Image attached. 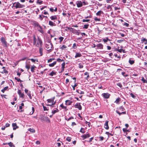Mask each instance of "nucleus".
I'll use <instances>...</instances> for the list:
<instances>
[{"instance_id": "obj_1", "label": "nucleus", "mask_w": 147, "mask_h": 147, "mask_svg": "<svg viewBox=\"0 0 147 147\" xmlns=\"http://www.w3.org/2000/svg\"><path fill=\"white\" fill-rule=\"evenodd\" d=\"M33 44L38 47H41L42 45V42L39 37H38L37 39H36L35 36L33 37Z\"/></svg>"}, {"instance_id": "obj_2", "label": "nucleus", "mask_w": 147, "mask_h": 147, "mask_svg": "<svg viewBox=\"0 0 147 147\" xmlns=\"http://www.w3.org/2000/svg\"><path fill=\"white\" fill-rule=\"evenodd\" d=\"M45 47L51 52L53 50V46L51 43H48L46 44Z\"/></svg>"}, {"instance_id": "obj_3", "label": "nucleus", "mask_w": 147, "mask_h": 147, "mask_svg": "<svg viewBox=\"0 0 147 147\" xmlns=\"http://www.w3.org/2000/svg\"><path fill=\"white\" fill-rule=\"evenodd\" d=\"M14 4L16 5L15 6L16 9L18 8H22L25 7L24 5H22L18 2L15 3Z\"/></svg>"}, {"instance_id": "obj_4", "label": "nucleus", "mask_w": 147, "mask_h": 147, "mask_svg": "<svg viewBox=\"0 0 147 147\" xmlns=\"http://www.w3.org/2000/svg\"><path fill=\"white\" fill-rule=\"evenodd\" d=\"M1 41L3 45V46L5 47H7V42L6 41L5 39L3 37H2L1 39Z\"/></svg>"}, {"instance_id": "obj_5", "label": "nucleus", "mask_w": 147, "mask_h": 147, "mask_svg": "<svg viewBox=\"0 0 147 147\" xmlns=\"http://www.w3.org/2000/svg\"><path fill=\"white\" fill-rule=\"evenodd\" d=\"M48 102L50 103V104L47 105V106H51L55 104V102H54L53 100L49 99L47 100Z\"/></svg>"}, {"instance_id": "obj_6", "label": "nucleus", "mask_w": 147, "mask_h": 147, "mask_svg": "<svg viewBox=\"0 0 147 147\" xmlns=\"http://www.w3.org/2000/svg\"><path fill=\"white\" fill-rule=\"evenodd\" d=\"M76 4L77 5V7H82V3L80 1H78L76 2Z\"/></svg>"}, {"instance_id": "obj_7", "label": "nucleus", "mask_w": 147, "mask_h": 147, "mask_svg": "<svg viewBox=\"0 0 147 147\" xmlns=\"http://www.w3.org/2000/svg\"><path fill=\"white\" fill-rule=\"evenodd\" d=\"M75 107L76 108L80 110H81L82 109V107L80 105V103H76L75 105Z\"/></svg>"}, {"instance_id": "obj_8", "label": "nucleus", "mask_w": 147, "mask_h": 147, "mask_svg": "<svg viewBox=\"0 0 147 147\" xmlns=\"http://www.w3.org/2000/svg\"><path fill=\"white\" fill-rule=\"evenodd\" d=\"M102 95L105 98H108L110 96V94L108 93H104L102 94Z\"/></svg>"}, {"instance_id": "obj_9", "label": "nucleus", "mask_w": 147, "mask_h": 147, "mask_svg": "<svg viewBox=\"0 0 147 147\" xmlns=\"http://www.w3.org/2000/svg\"><path fill=\"white\" fill-rule=\"evenodd\" d=\"M12 126L13 127V129L15 130L16 129L18 128V127L16 123H13L12 124Z\"/></svg>"}, {"instance_id": "obj_10", "label": "nucleus", "mask_w": 147, "mask_h": 147, "mask_svg": "<svg viewBox=\"0 0 147 147\" xmlns=\"http://www.w3.org/2000/svg\"><path fill=\"white\" fill-rule=\"evenodd\" d=\"M108 121H106L104 125V127L107 129H108L109 128V126L108 125Z\"/></svg>"}, {"instance_id": "obj_11", "label": "nucleus", "mask_w": 147, "mask_h": 147, "mask_svg": "<svg viewBox=\"0 0 147 147\" xmlns=\"http://www.w3.org/2000/svg\"><path fill=\"white\" fill-rule=\"evenodd\" d=\"M65 62H64L62 64L61 67V72H63L64 71V69L65 68Z\"/></svg>"}, {"instance_id": "obj_12", "label": "nucleus", "mask_w": 147, "mask_h": 147, "mask_svg": "<svg viewBox=\"0 0 147 147\" xmlns=\"http://www.w3.org/2000/svg\"><path fill=\"white\" fill-rule=\"evenodd\" d=\"M72 103V102L69 100H67L65 101V104L67 105H70Z\"/></svg>"}, {"instance_id": "obj_13", "label": "nucleus", "mask_w": 147, "mask_h": 147, "mask_svg": "<svg viewBox=\"0 0 147 147\" xmlns=\"http://www.w3.org/2000/svg\"><path fill=\"white\" fill-rule=\"evenodd\" d=\"M50 18L52 20H55L57 19V17L56 16H52L50 17Z\"/></svg>"}, {"instance_id": "obj_14", "label": "nucleus", "mask_w": 147, "mask_h": 147, "mask_svg": "<svg viewBox=\"0 0 147 147\" xmlns=\"http://www.w3.org/2000/svg\"><path fill=\"white\" fill-rule=\"evenodd\" d=\"M97 47L99 49H102L103 45L101 43H99L97 45Z\"/></svg>"}, {"instance_id": "obj_15", "label": "nucleus", "mask_w": 147, "mask_h": 147, "mask_svg": "<svg viewBox=\"0 0 147 147\" xmlns=\"http://www.w3.org/2000/svg\"><path fill=\"white\" fill-rule=\"evenodd\" d=\"M120 100V98L118 97L116 99V100L114 102L116 103L117 104H119V102Z\"/></svg>"}, {"instance_id": "obj_16", "label": "nucleus", "mask_w": 147, "mask_h": 147, "mask_svg": "<svg viewBox=\"0 0 147 147\" xmlns=\"http://www.w3.org/2000/svg\"><path fill=\"white\" fill-rule=\"evenodd\" d=\"M142 43H143L144 42V44L146 45L147 44V40L145 38H144L141 40Z\"/></svg>"}, {"instance_id": "obj_17", "label": "nucleus", "mask_w": 147, "mask_h": 147, "mask_svg": "<svg viewBox=\"0 0 147 147\" xmlns=\"http://www.w3.org/2000/svg\"><path fill=\"white\" fill-rule=\"evenodd\" d=\"M49 24L51 26H55V24L51 21H50L49 22Z\"/></svg>"}, {"instance_id": "obj_18", "label": "nucleus", "mask_w": 147, "mask_h": 147, "mask_svg": "<svg viewBox=\"0 0 147 147\" xmlns=\"http://www.w3.org/2000/svg\"><path fill=\"white\" fill-rule=\"evenodd\" d=\"M82 56V55L80 53H76V55L75 56V58H76L78 57H80Z\"/></svg>"}, {"instance_id": "obj_19", "label": "nucleus", "mask_w": 147, "mask_h": 147, "mask_svg": "<svg viewBox=\"0 0 147 147\" xmlns=\"http://www.w3.org/2000/svg\"><path fill=\"white\" fill-rule=\"evenodd\" d=\"M56 61H54L52 63L49 64V65L50 67H53L56 64Z\"/></svg>"}, {"instance_id": "obj_20", "label": "nucleus", "mask_w": 147, "mask_h": 147, "mask_svg": "<svg viewBox=\"0 0 147 147\" xmlns=\"http://www.w3.org/2000/svg\"><path fill=\"white\" fill-rule=\"evenodd\" d=\"M36 68L35 66L34 65H33L31 67V71L32 72H34V70Z\"/></svg>"}, {"instance_id": "obj_21", "label": "nucleus", "mask_w": 147, "mask_h": 147, "mask_svg": "<svg viewBox=\"0 0 147 147\" xmlns=\"http://www.w3.org/2000/svg\"><path fill=\"white\" fill-rule=\"evenodd\" d=\"M82 137H83V138H87L90 137V135L89 134L87 133L86 134L84 135Z\"/></svg>"}, {"instance_id": "obj_22", "label": "nucleus", "mask_w": 147, "mask_h": 147, "mask_svg": "<svg viewBox=\"0 0 147 147\" xmlns=\"http://www.w3.org/2000/svg\"><path fill=\"white\" fill-rule=\"evenodd\" d=\"M103 40L105 43L107 42L108 41H110V40L109 39L108 37H106L103 39Z\"/></svg>"}, {"instance_id": "obj_23", "label": "nucleus", "mask_w": 147, "mask_h": 147, "mask_svg": "<svg viewBox=\"0 0 147 147\" xmlns=\"http://www.w3.org/2000/svg\"><path fill=\"white\" fill-rule=\"evenodd\" d=\"M6 144H7L6 143ZM7 144L9 145V146L10 147H14L15 146L11 142H10L7 143Z\"/></svg>"}, {"instance_id": "obj_24", "label": "nucleus", "mask_w": 147, "mask_h": 147, "mask_svg": "<svg viewBox=\"0 0 147 147\" xmlns=\"http://www.w3.org/2000/svg\"><path fill=\"white\" fill-rule=\"evenodd\" d=\"M103 13V12L102 11H98L96 13V14L97 16H100L101 15V14L102 13Z\"/></svg>"}, {"instance_id": "obj_25", "label": "nucleus", "mask_w": 147, "mask_h": 147, "mask_svg": "<svg viewBox=\"0 0 147 147\" xmlns=\"http://www.w3.org/2000/svg\"><path fill=\"white\" fill-rule=\"evenodd\" d=\"M84 74L85 75L87 76V77L86 78V80H87L88 78L89 77V73L87 72H86L84 73Z\"/></svg>"}, {"instance_id": "obj_26", "label": "nucleus", "mask_w": 147, "mask_h": 147, "mask_svg": "<svg viewBox=\"0 0 147 147\" xmlns=\"http://www.w3.org/2000/svg\"><path fill=\"white\" fill-rule=\"evenodd\" d=\"M28 131H29L30 132H32V133H34L35 132V131L34 129L32 128H30L28 129Z\"/></svg>"}, {"instance_id": "obj_27", "label": "nucleus", "mask_w": 147, "mask_h": 147, "mask_svg": "<svg viewBox=\"0 0 147 147\" xmlns=\"http://www.w3.org/2000/svg\"><path fill=\"white\" fill-rule=\"evenodd\" d=\"M47 16H45L43 15H40L39 16V18H40L41 20H42L43 18H47Z\"/></svg>"}, {"instance_id": "obj_28", "label": "nucleus", "mask_w": 147, "mask_h": 147, "mask_svg": "<svg viewBox=\"0 0 147 147\" xmlns=\"http://www.w3.org/2000/svg\"><path fill=\"white\" fill-rule=\"evenodd\" d=\"M56 73L52 71L50 74H49V75L51 76H53L54 75L56 74Z\"/></svg>"}, {"instance_id": "obj_29", "label": "nucleus", "mask_w": 147, "mask_h": 147, "mask_svg": "<svg viewBox=\"0 0 147 147\" xmlns=\"http://www.w3.org/2000/svg\"><path fill=\"white\" fill-rule=\"evenodd\" d=\"M25 67L28 70L30 68V65L29 64H27L26 63Z\"/></svg>"}, {"instance_id": "obj_30", "label": "nucleus", "mask_w": 147, "mask_h": 147, "mask_svg": "<svg viewBox=\"0 0 147 147\" xmlns=\"http://www.w3.org/2000/svg\"><path fill=\"white\" fill-rule=\"evenodd\" d=\"M29 60H30L31 61L34 63H35V61L37 62H38V59H29Z\"/></svg>"}, {"instance_id": "obj_31", "label": "nucleus", "mask_w": 147, "mask_h": 147, "mask_svg": "<svg viewBox=\"0 0 147 147\" xmlns=\"http://www.w3.org/2000/svg\"><path fill=\"white\" fill-rule=\"evenodd\" d=\"M67 48V47L64 45H62V46L60 47V49L61 50H63L65 49H66Z\"/></svg>"}, {"instance_id": "obj_32", "label": "nucleus", "mask_w": 147, "mask_h": 147, "mask_svg": "<svg viewBox=\"0 0 147 147\" xmlns=\"http://www.w3.org/2000/svg\"><path fill=\"white\" fill-rule=\"evenodd\" d=\"M59 111L58 109H57L56 110L52 111V113L53 114H55L56 113L58 112Z\"/></svg>"}, {"instance_id": "obj_33", "label": "nucleus", "mask_w": 147, "mask_h": 147, "mask_svg": "<svg viewBox=\"0 0 147 147\" xmlns=\"http://www.w3.org/2000/svg\"><path fill=\"white\" fill-rule=\"evenodd\" d=\"M42 48L41 47H40L39 49V52L40 54V55L42 56Z\"/></svg>"}, {"instance_id": "obj_34", "label": "nucleus", "mask_w": 147, "mask_h": 147, "mask_svg": "<svg viewBox=\"0 0 147 147\" xmlns=\"http://www.w3.org/2000/svg\"><path fill=\"white\" fill-rule=\"evenodd\" d=\"M76 92L78 93L81 94H83L84 93V92L83 91H82L80 90H77Z\"/></svg>"}, {"instance_id": "obj_35", "label": "nucleus", "mask_w": 147, "mask_h": 147, "mask_svg": "<svg viewBox=\"0 0 147 147\" xmlns=\"http://www.w3.org/2000/svg\"><path fill=\"white\" fill-rule=\"evenodd\" d=\"M141 80L144 83H147V80H145L143 77H142Z\"/></svg>"}, {"instance_id": "obj_36", "label": "nucleus", "mask_w": 147, "mask_h": 147, "mask_svg": "<svg viewBox=\"0 0 147 147\" xmlns=\"http://www.w3.org/2000/svg\"><path fill=\"white\" fill-rule=\"evenodd\" d=\"M129 62L130 64L132 65L134 63V61L133 60H131L130 59L129 60Z\"/></svg>"}, {"instance_id": "obj_37", "label": "nucleus", "mask_w": 147, "mask_h": 147, "mask_svg": "<svg viewBox=\"0 0 147 147\" xmlns=\"http://www.w3.org/2000/svg\"><path fill=\"white\" fill-rule=\"evenodd\" d=\"M94 19L95 21H100V18H98L96 17H95L94 18Z\"/></svg>"}, {"instance_id": "obj_38", "label": "nucleus", "mask_w": 147, "mask_h": 147, "mask_svg": "<svg viewBox=\"0 0 147 147\" xmlns=\"http://www.w3.org/2000/svg\"><path fill=\"white\" fill-rule=\"evenodd\" d=\"M80 132L82 133H84L85 132L84 129L83 128H81L80 130Z\"/></svg>"}, {"instance_id": "obj_39", "label": "nucleus", "mask_w": 147, "mask_h": 147, "mask_svg": "<svg viewBox=\"0 0 147 147\" xmlns=\"http://www.w3.org/2000/svg\"><path fill=\"white\" fill-rule=\"evenodd\" d=\"M55 60V59L54 58L50 59L48 60V62L49 63L51 62L53 60Z\"/></svg>"}, {"instance_id": "obj_40", "label": "nucleus", "mask_w": 147, "mask_h": 147, "mask_svg": "<svg viewBox=\"0 0 147 147\" xmlns=\"http://www.w3.org/2000/svg\"><path fill=\"white\" fill-rule=\"evenodd\" d=\"M119 109L121 111H123L125 109L124 107H123V106H121L119 108Z\"/></svg>"}, {"instance_id": "obj_41", "label": "nucleus", "mask_w": 147, "mask_h": 147, "mask_svg": "<svg viewBox=\"0 0 147 147\" xmlns=\"http://www.w3.org/2000/svg\"><path fill=\"white\" fill-rule=\"evenodd\" d=\"M4 69L3 71L2 72V73H8V71L5 69V67H3V68Z\"/></svg>"}, {"instance_id": "obj_42", "label": "nucleus", "mask_w": 147, "mask_h": 147, "mask_svg": "<svg viewBox=\"0 0 147 147\" xmlns=\"http://www.w3.org/2000/svg\"><path fill=\"white\" fill-rule=\"evenodd\" d=\"M37 3L39 4H41L42 3V1L40 0H37Z\"/></svg>"}, {"instance_id": "obj_43", "label": "nucleus", "mask_w": 147, "mask_h": 147, "mask_svg": "<svg viewBox=\"0 0 147 147\" xmlns=\"http://www.w3.org/2000/svg\"><path fill=\"white\" fill-rule=\"evenodd\" d=\"M89 25V24H86L84 25V26L83 27L85 29H87Z\"/></svg>"}, {"instance_id": "obj_44", "label": "nucleus", "mask_w": 147, "mask_h": 147, "mask_svg": "<svg viewBox=\"0 0 147 147\" xmlns=\"http://www.w3.org/2000/svg\"><path fill=\"white\" fill-rule=\"evenodd\" d=\"M64 60L63 59H61L60 58H58L57 59V61L59 62H61Z\"/></svg>"}, {"instance_id": "obj_45", "label": "nucleus", "mask_w": 147, "mask_h": 147, "mask_svg": "<svg viewBox=\"0 0 147 147\" xmlns=\"http://www.w3.org/2000/svg\"><path fill=\"white\" fill-rule=\"evenodd\" d=\"M124 40V39H121L120 40H118L117 41V42L118 43H120L123 42Z\"/></svg>"}, {"instance_id": "obj_46", "label": "nucleus", "mask_w": 147, "mask_h": 147, "mask_svg": "<svg viewBox=\"0 0 147 147\" xmlns=\"http://www.w3.org/2000/svg\"><path fill=\"white\" fill-rule=\"evenodd\" d=\"M45 120L46 121H50L49 118L47 117H45L44 118Z\"/></svg>"}, {"instance_id": "obj_47", "label": "nucleus", "mask_w": 147, "mask_h": 147, "mask_svg": "<svg viewBox=\"0 0 147 147\" xmlns=\"http://www.w3.org/2000/svg\"><path fill=\"white\" fill-rule=\"evenodd\" d=\"M64 38L62 37H60L59 38V39L60 40V42L61 43V42L63 40Z\"/></svg>"}, {"instance_id": "obj_48", "label": "nucleus", "mask_w": 147, "mask_h": 147, "mask_svg": "<svg viewBox=\"0 0 147 147\" xmlns=\"http://www.w3.org/2000/svg\"><path fill=\"white\" fill-rule=\"evenodd\" d=\"M15 79H16V80L18 82H22V81L20 79H19V78H16L15 77Z\"/></svg>"}, {"instance_id": "obj_49", "label": "nucleus", "mask_w": 147, "mask_h": 147, "mask_svg": "<svg viewBox=\"0 0 147 147\" xmlns=\"http://www.w3.org/2000/svg\"><path fill=\"white\" fill-rule=\"evenodd\" d=\"M19 96L20 97L23 98L24 96V94L23 93H21L20 95Z\"/></svg>"}, {"instance_id": "obj_50", "label": "nucleus", "mask_w": 147, "mask_h": 147, "mask_svg": "<svg viewBox=\"0 0 147 147\" xmlns=\"http://www.w3.org/2000/svg\"><path fill=\"white\" fill-rule=\"evenodd\" d=\"M24 91L27 94V95H28L29 92H30V91H28V90L26 88L25 89Z\"/></svg>"}, {"instance_id": "obj_51", "label": "nucleus", "mask_w": 147, "mask_h": 147, "mask_svg": "<svg viewBox=\"0 0 147 147\" xmlns=\"http://www.w3.org/2000/svg\"><path fill=\"white\" fill-rule=\"evenodd\" d=\"M90 20L89 19H87V20H85V19H83L82 20L83 22H87L89 21Z\"/></svg>"}, {"instance_id": "obj_52", "label": "nucleus", "mask_w": 147, "mask_h": 147, "mask_svg": "<svg viewBox=\"0 0 147 147\" xmlns=\"http://www.w3.org/2000/svg\"><path fill=\"white\" fill-rule=\"evenodd\" d=\"M60 107L63 109H66L67 108V107L64 106L63 104H62L60 105Z\"/></svg>"}, {"instance_id": "obj_53", "label": "nucleus", "mask_w": 147, "mask_h": 147, "mask_svg": "<svg viewBox=\"0 0 147 147\" xmlns=\"http://www.w3.org/2000/svg\"><path fill=\"white\" fill-rule=\"evenodd\" d=\"M86 124L89 127H90V123L89 122H88L87 121H86L85 122Z\"/></svg>"}, {"instance_id": "obj_54", "label": "nucleus", "mask_w": 147, "mask_h": 147, "mask_svg": "<svg viewBox=\"0 0 147 147\" xmlns=\"http://www.w3.org/2000/svg\"><path fill=\"white\" fill-rule=\"evenodd\" d=\"M83 67V66L80 63L79 64V67L80 68H82Z\"/></svg>"}, {"instance_id": "obj_55", "label": "nucleus", "mask_w": 147, "mask_h": 147, "mask_svg": "<svg viewBox=\"0 0 147 147\" xmlns=\"http://www.w3.org/2000/svg\"><path fill=\"white\" fill-rule=\"evenodd\" d=\"M27 95L28 96L30 99H32V97L31 96V94H30V92H29Z\"/></svg>"}, {"instance_id": "obj_56", "label": "nucleus", "mask_w": 147, "mask_h": 147, "mask_svg": "<svg viewBox=\"0 0 147 147\" xmlns=\"http://www.w3.org/2000/svg\"><path fill=\"white\" fill-rule=\"evenodd\" d=\"M117 85L119 86L120 88H121L122 86L121 83H119L117 84Z\"/></svg>"}, {"instance_id": "obj_57", "label": "nucleus", "mask_w": 147, "mask_h": 147, "mask_svg": "<svg viewBox=\"0 0 147 147\" xmlns=\"http://www.w3.org/2000/svg\"><path fill=\"white\" fill-rule=\"evenodd\" d=\"M125 73L124 72H122V74L124 76H125V77H127V76H128V75H125Z\"/></svg>"}, {"instance_id": "obj_58", "label": "nucleus", "mask_w": 147, "mask_h": 147, "mask_svg": "<svg viewBox=\"0 0 147 147\" xmlns=\"http://www.w3.org/2000/svg\"><path fill=\"white\" fill-rule=\"evenodd\" d=\"M123 25L125 26L126 27H128L129 26V24H128L125 22L123 24Z\"/></svg>"}, {"instance_id": "obj_59", "label": "nucleus", "mask_w": 147, "mask_h": 147, "mask_svg": "<svg viewBox=\"0 0 147 147\" xmlns=\"http://www.w3.org/2000/svg\"><path fill=\"white\" fill-rule=\"evenodd\" d=\"M113 6V7H114L113 5H109V6H108V7H107V8H108V9H112V8L111 7V6Z\"/></svg>"}, {"instance_id": "obj_60", "label": "nucleus", "mask_w": 147, "mask_h": 147, "mask_svg": "<svg viewBox=\"0 0 147 147\" xmlns=\"http://www.w3.org/2000/svg\"><path fill=\"white\" fill-rule=\"evenodd\" d=\"M56 144L58 147H59L61 145V143L60 142L57 143H56Z\"/></svg>"}, {"instance_id": "obj_61", "label": "nucleus", "mask_w": 147, "mask_h": 147, "mask_svg": "<svg viewBox=\"0 0 147 147\" xmlns=\"http://www.w3.org/2000/svg\"><path fill=\"white\" fill-rule=\"evenodd\" d=\"M122 51H123V50L122 49H118L117 50V51L120 53H121Z\"/></svg>"}, {"instance_id": "obj_62", "label": "nucleus", "mask_w": 147, "mask_h": 147, "mask_svg": "<svg viewBox=\"0 0 147 147\" xmlns=\"http://www.w3.org/2000/svg\"><path fill=\"white\" fill-rule=\"evenodd\" d=\"M130 95L133 98H134L135 97V96H134V95L132 93H131L130 94Z\"/></svg>"}, {"instance_id": "obj_63", "label": "nucleus", "mask_w": 147, "mask_h": 147, "mask_svg": "<svg viewBox=\"0 0 147 147\" xmlns=\"http://www.w3.org/2000/svg\"><path fill=\"white\" fill-rule=\"evenodd\" d=\"M120 9V8L119 7H115V10H117L118 9Z\"/></svg>"}, {"instance_id": "obj_64", "label": "nucleus", "mask_w": 147, "mask_h": 147, "mask_svg": "<svg viewBox=\"0 0 147 147\" xmlns=\"http://www.w3.org/2000/svg\"><path fill=\"white\" fill-rule=\"evenodd\" d=\"M18 93L19 95H20L21 93H22L21 91L20 90H18Z\"/></svg>"}]
</instances>
